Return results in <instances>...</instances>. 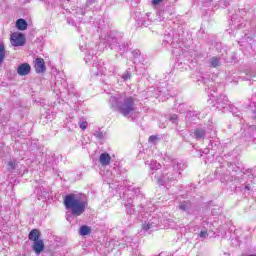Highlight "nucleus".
I'll return each mask as SVG.
<instances>
[{"label": "nucleus", "mask_w": 256, "mask_h": 256, "mask_svg": "<svg viewBox=\"0 0 256 256\" xmlns=\"http://www.w3.org/2000/svg\"><path fill=\"white\" fill-rule=\"evenodd\" d=\"M8 166L11 169V171H13V169H15V162H8Z\"/></svg>", "instance_id": "32"}, {"label": "nucleus", "mask_w": 256, "mask_h": 256, "mask_svg": "<svg viewBox=\"0 0 256 256\" xmlns=\"http://www.w3.org/2000/svg\"><path fill=\"white\" fill-rule=\"evenodd\" d=\"M109 103L110 107L114 109V111H118L123 117H131L137 110L135 98L127 96L126 94L111 96Z\"/></svg>", "instance_id": "1"}, {"label": "nucleus", "mask_w": 256, "mask_h": 256, "mask_svg": "<svg viewBox=\"0 0 256 256\" xmlns=\"http://www.w3.org/2000/svg\"><path fill=\"white\" fill-rule=\"evenodd\" d=\"M3 61H5V45L0 44V67L3 65Z\"/></svg>", "instance_id": "18"}, {"label": "nucleus", "mask_w": 256, "mask_h": 256, "mask_svg": "<svg viewBox=\"0 0 256 256\" xmlns=\"http://www.w3.org/2000/svg\"><path fill=\"white\" fill-rule=\"evenodd\" d=\"M199 236L202 238V239H206V237H209V233H207V231H201Z\"/></svg>", "instance_id": "26"}, {"label": "nucleus", "mask_w": 256, "mask_h": 256, "mask_svg": "<svg viewBox=\"0 0 256 256\" xmlns=\"http://www.w3.org/2000/svg\"><path fill=\"white\" fill-rule=\"evenodd\" d=\"M32 249L36 255H41L45 249V243H43V240L33 242Z\"/></svg>", "instance_id": "8"}, {"label": "nucleus", "mask_w": 256, "mask_h": 256, "mask_svg": "<svg viewBox=\"0 0 256 256\" xmlns=\"http://www.w3.org/2000/svg\"><path fill=\"white\" fill-rule=\"evenodd\" d=\"M157 225H159V219L154 218L153 220L145 222L142 225V229H144V231H153L154 229H156Z\"/></svg>", "instance_id": "5"}, {"label": "nucleus", "mask_w": 256, "mask_h": 256, "mask_svg": "<svg viewBox=\"0 0 256 256\" xmlns=\"http://www.w3.org/2000/svg\"><path fill=\"white\" fill-rule=\"evenodd\" d=\"M191 207V204H189V202H182L180 205H179V209L181 211H189V208Z\"/></svg>", "instance_id": "19"}, {"label": "nucleus", "mask_w": 256, "mask_h": 256, "mask_svg": "<svg viewBox=\"0 0 256 256\" xmlns=\"http://www.w3.org/2000/svg\"><path fill=\"white\" fill-rule=\"evenodd\" d=\"M17 73L21 77H25V75H29L31 73V66L27 63H23L17 68Z\"/></svg>", "instance_id": "6"}, {"label": "nucleus", "mask_w": 256, "mask_h": 256, "mask_svg": "<svg viewBox=\"0 0 256 256\" xmlns=\"http://www.w3.org/2000/svg\"><path fill=\"white\" fill-rule=\"evenodd\" d=\"M111 49H121V46L117 45V38L112 39V43H110Z\"/></svg>", "instance_id": "22"}, {"label": "nucleus", "mask_w": 256, "mask_h": 256, "mask_svg": "<svg viewBox=\"0 0 256 256\" xmlns=\"http://www.w3.org/2000/svg\"><path fill=\"white\" fill-rule=\"evenodd\" d=\"M16 27L19 31H25V29H27V21L22 18L18 19L16 21Z\"/></svg>", "instance_id": "14"}, {"label": "nucleus", "mask_w": 256, "mask_h": 256, "mask_svg": "<svg viewBox=\"0 0 256 256\" xmlns=\"http://www.w3.org/2000/svg\"><path fill=\"white\" fill-rule=\"evenodd\" d=\"M11 45L13 47H23L26 43L25 35L19 32H14L10 37Z\"/></svg>", "instance_id": "4"}, {"label": "nucleus", "mask_w": 256, "mask_h": 256, "mask_svg": "<svg viewBox=\"0 0 256 256\" xmlns=\"http://www.w3.org/2000/svg\"><path fill=\"white\" fill-rule=\"evenodd\" d=\"M253 187L255 186H252L251 183L246 182L244 188H242V191H252Z\"/></svg>", "instance_id": "23"}, {"label": "nucleus", "mask_w": 256, "mask_h": 256, "mask_svg": "<svg viewBox=\"0 0 256 256\" xmlns=\"http://www.w3.org/2000/svg\"><path fill=\"white\" fill-rule=\"evenodd\" d=\"M80 235L85 236L91 233V228L87 225H83L79 230Z\"/></svg>", "instance_id": "17"}, {"label": "nucleus", "mask_w": 256, "mask_h": 256, "mask_svg": "<svg viewBox=\"0 0 256 256\" xmlns=\"http://www.w3.org/2000/svg\"><path fill=\"white\" fill-rule=\"evenodd\" d=\"M195 112L191 111V110H188L187 111V117H195Z\"/></svg>", "instance_id": "31"}, {"label": "nucleus", "mask_w": 256, "mask_h": 256, "mask_svg": "<svg viewBox=\"0 0 256 256\" xmlns=\"http://www.w3.org/2000/svg\"><path fill=\"white\" fill-rule=\"evenodd\" d=\"M64 206L70 209L74 217H80L87 209V203L81 199L77 194H68L64 197Z\"/></svg>", "instance_id": "2"}, {"label": "nucleus", "mask_w": 256, "mask_h": 256, "mask_svg": "<svg viewBox=\"0 0 256 256\" xmlns=\"http://www.w3.org/2000/svg\"><path fill=\"white\" fill-rule=\"evenodd\" d=\"M205 130L198 128L196 130H194V137L197 141H203V139H205Z\"/></svg>", "instance_id": "12"}, {"label": "nucleus", "mask_w": 256, "mask_h": 256, "mask_svg": "<svg viewBox=\"0 0 256 256\" xmlns=\"http://www.w3.org/2000/svg\"><path fill=\"white\" fill-rule=\"evenodd\" d=\"M41 231H39L38 229H33L29 235H28V239L30 241H33V243L37 242V241H41Z\"/></svg>", "instance_id": "9"}, {"label": "nucleus", "mask_w": 256, "mask_h": 256, "mask_svg": "<svg viewBox=\"0 0 256 256\" xmlns=\"http://www.w3.org/2000/svg\"><path fill=\"white\" fill-rule=\"evenodd\" d=\"M93 2H89V4L91 5Z\"/></svg>", "instance_id": "34"}, {"label": "nucleus", "mask_w": 256, "mask_h": 256, "mask_svg": "<svg viewBox=\"0 0 256 256\" xmlns=\"http://www.w3.org/2000/svg\"><path fill=\"white\" fill-rule=\"evenodd\" d=\"M34 67H35L36 73H45V71L47 69L45 67V60H43V58H37L35 60Z\"/></svg>", "instance_id": "7"}, {"label": "nucleus", "mask_w": 256, "mask_h": 256, "mask_svg": "<svg viewBox=\"0 0 256 256\" xmlns=\"http://www.w3.org/2000/svg\"><path fill=\"white\" fill-rule=\"evenodd\" d=\"M123 81H129L131 79V72L127 71L122 75Z\"/></svg>", "instance_id": "24"}, {"label": "nucleus", "mask_w": 256, "mask_h": 256, "mask_svg": "<svg viewBox=\"0 0 256 256\" xmlns=\"http://www.w3.org/2000/svg\"><path fill=\"white\" fill-rule=\"evenodd\" d=\"M181 173L176 172L172 176L169 175V173L164 174H155L154 179L158 185H165V183H172V181H175L177 177H179Z\"/></svg>", "instance_id": "3"}, {"label": "nucleus", "mask_w": 256, "mask_h": 256, "mask_svg": "<svg viewBox=\"0 0 256 256\" xmlns=\"http://www.w3.org/2000/svg\"><path fill=\"white\" fill-rule=\"evenodd\" d=\"M169 121H171V123H173L174 125H177V123H179V118L177 117V114H172L169 117Z\"/></svg>", "instance_id": "21"}, {"label": "nucleus", "mask_w": 256, "mask_h": 256, "mask_svg": "<svg viewBox=\"0 0 256 256\" xmlns=\"http://www.w3.org/2000/svg\"><path fill=\"white\" fill-rule=\"evenodd\" d=\"M94 135L97 139H103L105 137V134L101 131L96 132Z\"/></svg>", "instance_id": "25"}, {"label": "nucleus", "mask_w": 256, "mask_h": 256, "mask_svg": "<svg viewBox=\"0 0 256 256\" xmlns=\"http://www.w3.org/2000/svg\"><path fill=\"white\" fill-rule=\"evenodd\" d=\"M99 163L103 167H107V165L111 163V155H109V153H102L99 157Z\"/></svg>", "instance_id": "11"}, {"label": "nucleus", "mask_w": 256, "mask_h": 256, "mask_svg": "<svg viewBox=\"0 0 256 256\" xmlns=\"http://www.w3.org/2000/svg\"><path fill=\"white\" fill-rule=\"evenodd\" d=\"M209 63L211 67H214V69H217V67H221V58L214 56L210 58Z\"/></svg>", "instance_id": "15"}, {"label": "nucleus", "mask_w": 256, "mask_h": 256, "mask_svg": "<svg viewBox=\"0 0 256 256\" xmlns=\"http://www.w3.org/2000/svg\"><path fill=\"white\" fill-rule=\"evenodd\" d=\"M79 127H80V129L85 131V129H87V122H80L79 123Z\"/></svg>", "instance_id": "28"}, {"label": "nucleus", "mask_w": 256, "mask_h": 256, "mask_svg": "<svg viewBox=\"0 0 256 256\" xmlns=\"http://www.w3.org/2000/svg\"><path fill=\"white\" fill-rule=\"evenodd\" d=\"M155 141H157V136L152 135V136L149 137V142L150 143H155Z\"/></svg>", "instance_id": "30"}, {"label": "nucleus", "mask_w": 256, "mask_h": 256, "mask_svg": "<svg viewBox=\"0 0 256 256\" xmlns=\"http://www.w3.org/2000/svg\"><path fill=\"white\" fill-rule=\"evenodd\" d=\"M153 1H165V0H153Z\"/></svg>", "instance_id": "33"}, {"label": "nucleus", "mask_w": 256, "mask_h": 256, "mask_svg": "<svg viewBox=\"0 0 256 256\" xmlns=\"http://www.w3.org/2000/svg\"><path fill=\"white\" fill-rule=\"evenodd\" d=\"M92 71L95 73L96 76L105 75L107 68L101 65H96V66H93Z\"/></svg>", "instance_id": "13"}, {"label": "nucleus", "mask_w": 256, "mask_h": 256, "mask_svg": "<svg viewBox=\"0 0 256 256\" xmlns=\"http://www.w3.org/2000/svg\"><path fill=\"white\" fill-rule=\"evenodd\" d=\"M159 5H161V1H153L152 2V7H155V9H157V7H159Z\"/></svg>", "instance_id": "29"}, {"label": "nucleus", "mask_w": 256, "mask_h": 256, "mask_svg": "<svg viewBox=\"0 0 256 256\" xmlns=\"http://www.w3.org/2000/svg\"><path fill=\"white\" fill-rule=\"evenodd\" d=\"M185 167H187V165H185V163L183 162H177L176 165L174 166V168L177 169L178 171H183Z\"/></svg>", "instance_id": "20"}, {"label": "nucleus", "mask_w": 256, "mask_h": 256, "mask_svg": "<svg viewBox=\"0 0 256 256\" xmlns=\"http://www.w3.org/2000/svg\"><path fill=\"white\" fill-rule=\"evenodd\" d=\"M146 165H149V169H151V171H157L161 168V164L157 163V161H146Z\"/></svg>", "instance_id": "16"}, {"label": "nucleus", "mask_w": 256, "mask_h": 256, "mask_svg": "<svg viewBox=\"0 0 256 256\" xmlns=\"http://www.w3.org/2000/svg\"><path fill=\"white\" fill-rule=\"evenodd\" d=\"M217 107L218 109H225L227 107V105H229V100L227 99V96H223V95H220L218 98H217Z\"/></svg>", "instance_id": "10"}, {"label": "nucleus", "mask_w": 256, "mask_h": 256, "mask_svg": "<svg viewBox=\"0 0 256 256\" xmlns=\"http://www.w3.org/2000/svg\"><path fill=\"white\" fill-rule=\"evenodd\" d=\"M132 55L135 57V59H137V57L141 55V51L136 49L132 52Z\"/></svg>", "instance_id": "27"}]
</instances>
